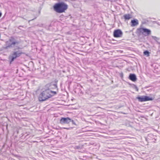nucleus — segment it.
Here are the masks:
<instances>
[{
	"instance_id": "2eb2a0df",
	"label": "nucleus",
	"mask_w": 160,
	"mask_h": 160,
	"mask_svg": "<svg viewBox=\"0 0 160 160\" xmlns=\"http://www.w3.org/2000/svg\"><path fill=\"white\" fill-rule=\"evenodd\" d=\"M2 14V13L0 12V17L1 16Z\"/></svg>"
},
{
	"instance_id": "9b49d317",
	"label": "nucleus",
	"mask_w": 160,
	"mask_h": 160,
	"mask_svg": "<svg viewBox=\"0 0 160 160\" xmlns=\"http://www.w3.org/2000/svg\"><path fill=\"white\" fill-rule=\"evenodd\" d=\"M132 27H134L137 25L138 24V20L136 19L132 20L131 21Z\"/></svg>"
},
{
	"instance_id": "20e7f679",
	"label": "nucleus",
	"mask_w": 160,
	"mask_h": 160,
	"mask_svg": "<svg viewBox=\"0 0 160 160\" xmlns=\"http://www.w3.org/2000/svg\"><path fill=\"white\" fill-rule=\"evenodd\" d=\"M22 53L20 51L14 52L12 55L10 56L9 57V59L11 60V62H12L16 58L20 56Z\"/></svg>"
},
{
	"instance_id": "f03ea898",
	"label": "nucleus",
	"mask_w": 160,
	"mask_h": 160,
	"mask_svg": "<svg viewBox=\"0 0 160 160\" xmlns=\"http://www.w3.org/2000/svg\"><path fill=\"white\" fill-rule=\"evenodd\" d=\"M68 8V5L63 2L56 3L53 7L55 11L59 13L64 12Z\"/></svg>"
},
{
	"instance_id": "423d86ee",
	"label": "nucleus",
	"mask_w": 160,
	"mask_h": 160,
	"mask_svg": "<svg viewBox=\"0 0 160 160\" xmlns=\"http://www.w3.org/2000/svg\"><path fill=\"white\" fill-rule=\"evenodd\" d=\"M140 32L142 33L144 35L147 36L151 34V31L147 28H140L138 29Z\"/></svg>"
},
{
	"instance_id": "39448f33",
	"label": "nucleus",
	"mask_w": 160,
	"mask_h": 160,
	"mask_svg": "<svg viewBox=\"0 0 160 160\" xmlns=\"http://www.w3.org/2000/svg\"><path fill=\"white\" fill-rule=\"evenodd\" d=\"M140 102H142L146 101H150L152 100V98L149 97L148 96H143L141 97H138L137 98Z\"/></svg>"
},
{
	"instance_id": "4468645a",
	"label": "nucleus",
	"mask_w": 160,
	"mask_h": 160,
	"mask_svg": "<svg viewBox=\"0 0 160 160\" xmlns=\"http://www.w3.org/2000/svg\"><path fill=\"white\" fill-rule=\"evenodd\" d=\"M136 89L137 90V91H138V88L137 87H136Z\"/></svg>"
},
{
	"instance_id": "f8f14e48",
	"label": "nucleus",
	"mask_w": 160,
	"mask_h": 160,
	"mask_svg": "<svg viewBox=\"0 0 160 160\" xmlns=\"http://www.w3.org/2000/svg\"><path fill=\"white\" fill-rule=\"evenodd\" d=\"M125 19L129 20L131 18V15L129 14H125L123 16Z\"/></svg>"
},
{
	"instance_id": "f257e3e1",
	"label": "nucleus",
	"mask_w": 160,
	"mask_h": 160,
	"mask_svg": "<svg viewBox=\"0 0 160 160\" xmlns=\"http://www.w3.org/2000/svg\"><path fill=\"white\" fill-rule=\"evenodd\" d=\"M56 94V92L47 89L45 88L44 90L40 94L39 96V100L40 101H44L50 98L52 95Z\"/></svg>"
},
{
	"instance_id": "0eeeda50",
	"label": "nucleus",
	"mask_w": 160,
	"mask_h": 160,
	"mask_svg": "<svg viewBox=\"0 0 160 160\" xmlns=\"http://www.w3.org/2000/svg\"><path fill=\"white\" fill-rule=\"evenodd\" d=\"M122 32L120 29L115 30L113 32V36L115 38L121 37L122 35Z\"/></svg>"
},
{
	"instance_id": "1a4fd4ad",
	"label": "nucleus",
	"mask_w": 160,
	"mask_h": 160,
	"mask_svg": "<svg viewBox=\"0 0 160 160\" xmlns=\"http://www.w3.org/2000/svg\"><path fill=\"white\" fill-rule=\"evenodd\" d=\"M57 87L56 84H47L46 85L45 87L47 89L49 90H52V89H54L56 88Z\"/></svg>"
},
{
	"instance_id": "6e6552de",
	"label": "nucleus",
	"mask_w": 160,
	"mask_h": 160,
	"mask_svg": "<svg viewBox=\"0 0 160 160\" xmlns=\"http://www.w3.org/2000/svg\"><path fill=\"white\" fill-rule=\"evenodd\" d=\"M71 119L69 118H62L60 120V123L62 124H68L71 122Z\"/></svg>"
},
{
	"instance_id": "7ed1b4c3",
	"label": "nucleus",
	"mask_w": 160,
	"mask_h": 160,
	"mask_svg": "<svg viewBox=\"0 0 160 160\" xmlns=\"http://www.w3.org/2000/svg\"><path fill=\"white\" fill-rule=\"evenodd\" d=\"M19 42L14 37H11L9 40L6 42V47L5 48L8 49L10 48L13 47L15 45H18Z\"/></svg>"
},
{
	"instance_id": "9d476101",
	"label": "nucleus",
	"mask_w": 160,
	"mask_h": 160,
	"mask_svg": "<svg viewBox=\"0 0 160 160\" xmlns=\"http://www.w3.org/2000/svg\"><path fill=\"white\" fill-rule=\"evenodd\" d=\"M129 78L133 82L136 80L137 78L136 75L134 74H131L129 76Z\"/></svg>"
},
{
	"instance_id": "ddd939ff",
	"label": "nucleus",
	"mask_w": 160,
	"mask_h": 160,
	"mask_svg": "<svg viewBox=\"0 0 160 160\" xmlns=\"http://www.w3.org/2000/svg\"><path fill=\"white\" fill-rule=\"evenodd\" d=\"M144 54L145 55H147L148 56L149 55V52L148 51H146L144 52Z\"/></svg>"
},
{
	"instance_id": "dca6fc26",
	"label": "nucleus",
	"mask_w": 160,
	"mask_h": 160,
	"mask_svg": "<svg viewBox=\"0 0 160 160\" xmlns=\"http://www.w3.org/2000/svg\"><path fill=\"white\" fill-rule=\"evenodd\" d=\"M156 38V37H154V38H153L154 39L155 38Z\"/></svg>"
}]
</instances>
